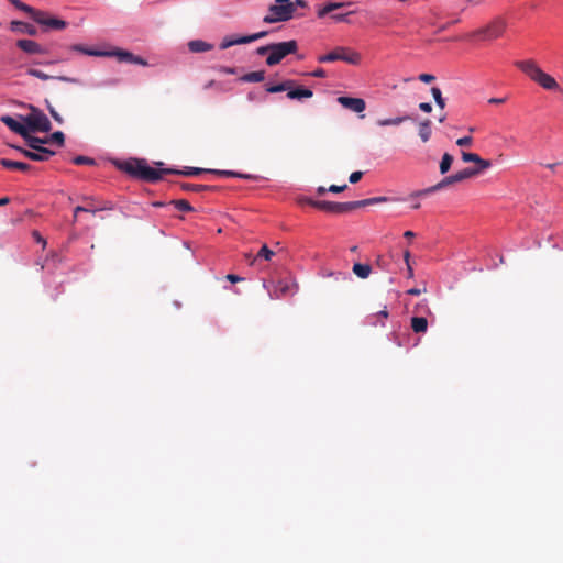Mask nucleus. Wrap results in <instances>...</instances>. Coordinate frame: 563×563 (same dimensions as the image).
<instances>
[{
    "label": "nucleus",
    "mask_w": 563,
    "mask_h": 563,
    "mask_svg": "<svg viewBox=\"0 0 563 563\" xmlns=\"http://www.w3.org/2000/svg\"><path fill=\"white\" fill-rule=\"evenodd\" d=\"M255 54L258 56H268L269 55V43L266 45L258 46L255 49Z\"/></svg>",
    "instance_id": "obj_54"
},
{
    "label": "nucleus",
    "mask_w": 563,
    "mask_h": 563,
    "mask_svg": "<svg viewBox=\"0 0 563 563\" xmlns=\"http://www.w3.org/2000/svg\"><path fill=\"white\" fill-rule=\"evenodd\" d=\"M234 45H236L235 35H229V36L223 37V40L221 41V43L219 45V48L228 49Z\"/></svg>",
    "instance_id": "obj_46"
},
{
    "label": "nucleus",
    "mask_w": 563,
    "mask_h": 563,
    "mask_svg": "<svg viewBox=\"0 0 563 563\" xmlns=\"http://www.w3.org/2000/svg\"><path fill=\"white\" fill-rule=\"evenodd\" d=\"M453 161H454L453 155H451L450 153L443 154V156L440 161V164H439V169L442 175H445L451 169Z\"/></svg>",
    "instance_id": "obj_33"
},
{
    "label": "nucleus",
    "mask_w": 563,
    "mask_h": 563,
    "mask_svg": "<svg viewBox=\"0 0 563 563\" xmlns=\"http://www.w3.org/2000/svg\"><path fill=\"white\" fill-rule=\"evenodd\" d=\"M10 30L14 33L27 34L30 36L37 35V29L33 24L19 20L11 21Z\"/></svg>",
    "instance_id": "obj_19"
},
{
    "label": "nucleus",
    "mask_w": 563,
    "mask_h": 563,
    "mask_svg": "<svg viewBox=\"0 0 563 563\" xmlns=\"http://www.w3.org/2000/svg\"><path fill=\"white\" fill-rule=\"evenodd\" d=\"M33 235H34V238H35L36 242L42 243V244H43V246H45V245H46V241H45V239H44V238H43V236H42L37 231H34V232H33Z\"/></svg>",
    "instance_id": "obj_64"
},
{
    "label": "nucleus",
    "mask_w": 563,
    "mask_h": 563,
    "mask_svg": "<svg viewBox=\"0 0 563 563\" xmlns=\"http://www.w3.org/2000/svg\"><path fill=\"white\" fill-rule=\"evenodd\" d=\"M225 279L229 280L230 283L232 284H235V283H239V282H242L244 280L243 277L239 276V275H235V274H228L225 276Z\"/></svg>",
    "instance_id": "obj_57"
},
{
    "label": "nucleus",
    "mask_w": 563,
    "mask_h": 563,
    "mask_svg": "<svg viewBox=\"0 0 563 563\" xmlns=\"http://www.w3.org/2000/svg\"><path fill=\"white\" fill-rule=\"evenodd\" d=\"M85 201L87 202L86 207H90V209H99L101 206L95 205V199L91 197H85Z\"/></svg>",
    "instance_id": "obj_62"
},
{
    "label": "nucleus",
    "mask_w": 563,
    "mask_h": 563,
    "mask_svg": "<svg viewBox=\"0 0 563 563\" xmlns=\"http://www.w3.org/2000/svg\"><path fill=\"white\" fill-rule=\"evenodd\" d=\"M294 12L297 10V8H307L308 3L305 0H291Z\"/></svg>",
    "instance_id": "obj_59"
},
{
    "label": "nucleus",
    "mask_w": 563,
    "mask_h": 563,
    "mask_svg": "<svg viewBox=\"0 0 563 563\" xmlns=\"http://www.w3.org/2000/svg\"><path fill=\"white\" fill-rule=\"evenodd\" d=\"M29 148L20 145L11 144L10 147L18 151L24 157L34 162H46L56 154L54 150L45 147V144L52 143L57 146H64L65 134L62 131H55L48 136L38 137L33 134L26 133L23 137Z\"/></svg>",
    "instance_id": "obj_1"
},
{
    "label": "nucleus",
    "mask_w": 563,
    "mask_h": 563,
    "mask_svg": "<svg viewBox=\"0 0 563 563\" xmlns=\"http://www.w3.org/2000/svg\"><path fill=\"white\" fill-rule=\"evenodd\" d=\"M490 166H492V162L490 161L484 159V158L479 157V161H477L475 167H467V168L471 169V170H474L475 172V176H476V175L481 174L483 170L489 168Z\"/></svg>",
    "instance_id": "obj_38"
},
{
    "label": "nucleus",
    "mask_w": 563,
    "mask_h": 563,
    "mask_svg": "<svg viewBox=\"0 0 563 563\" xmlns=\"http://www.w3.org/2000/svg\"><path fill=\"white\" fill-rule=\"evenodd\" d=\"M205 173H209V168L186 166L181 169V176L185 177L198 176Z\"/></svg>",
    "instance_id": "obj_35"
},
{
    "label": "nucleus",
    "mask_w": 563,
    "mask_h": 563,
    "mask_svg": "<svg viewBox=\"0 0 563 563\" xmlns=\"http://www.w3.org/2000/svg\"><path fill=\"white\" fill-rule=\"evenodd\" d=\"M187 46L191 53H205L213 48L211 43L205 42L202 40H191L188 42Z\"/></svg>",
    "instance_id": "obj_25"
},
{
    "label": "nucleus",
    "mask_w": 563,
    "mask_h": 563,
    "mask_svg": "<svg viewBox=\"0 0 563 563\" xmlns=\"http://www.w3.org/2000/svg\"><path fill=\"white\" fill-rule=\"evenodd\" d=\"M347 188V185H331L328 187V191L332 194H340Z\"/></svg>",
    "instance_id": "obj_53"
},
{
    "label": "nucleus",
    "mask_w": 563,
    "mask_h": 563,
    "mask_svg": "<svg viewBox=\"0 0 563 563\" xmlns=\"http://www.w3.org/2000/svg\"><path fill=\"white\" fill-rule=\"evenodd\" d=\"M170 203L174 205V207L176 209H178L179 211H183V212L194 211V207L187 200H184V199L173 200Z\"/></svg>",
    "instance_id": "obj_40"
},
{
    "label": "nucleus",
    "mask_w": 563,
    "mask_h": 563,
    "mask_svg": "<svg viewBox=\"0 0 563 563\" xmlns=\"http://www.w3.org/2000/svg\"><path fill=\"white\" fill-rule=\"evenodd\" d=\"M411 328L416 333H424L428 329V320L424 317L415 316L411 318Z\"/></svg>",
    "instance_id": "obj_30"
},
{
    "label": "nucleus",
    "mask_w": 563,
    "mask_h": 563,
    "mask_svg": "<svg viewBox=\"0 0 563 563\" xmlns=\"http://www.w3.org/2000/svg\"><path fill=\"white\" fill-rule=\"evenodd\" d=\"M336 101L343 108L357 114L363 113L366 109L365 100L358 97L340 96L336 98Z\"/></svg>",
    "instance_id": "obj_14"
},
{
    "label": "nucleus",
    "mask_w": 563,
    "mask_h": 563,
    "mask_svg": "<svg viewBox=\"0 0 563 563\" xmlns=\"http://www.w3.org/2000/svg\"><path fill=\"white\" fill-rule=\"evenodd\" d=\"M32 20L44 26L46 30H64L67 26V22L56 16H49L46 12L35 10Z\"/></svg>",
    "instance_id": "obj_11"
},
{
    "label": "nucleus",
    "mask_w": 563,
    "mask_h": 563,
    "mask_svg": "<svg viewBox=\"0 0 563 563\" xmlns=\"http://www.w3.org/2000/svg\"><path fill=\"white\" fill-rule=\"evenodd\" d=\"M132 64L144 66V67L148 66L147 60L144 59L142 56H139V55H134Z\"/></svg>",
    "instance_id": "obj_56"
},
{
    "label": "nucleus",
    "mask_w": 563,
    "mask_h": 563,
    "mask_svg": "<svg viewBox=\"0 0 563 563\" xmlns=\"http://www.w3.org/2000/svg\"><path fill=\"white\" fill-rule=\"evenodd\" d=\"M294 18L291 0H275L268 7V13L264 15L263 22L267 24L287 22Z\"/></svg>",
    "instance_id": "obj_7"
},
{
    "label": "nucleus",
    "mask_w": 563,
    "mask_h": 563,
    "mask_svg": "<svg viewBox=\"0 0 563 563\" xmlns=\"http://www.w3.org/2000/svg\"><path fill=\"white\" fill-rule=\"evenodd\" d=\"M275 253L266 244H263L256 257L263 258L265 261H271Z\"/></svg>",
    "instance_id": "obj_42"
},
{
    "label": "nucleus",
    "mask_w": 563,
    "mask_h": 563,
    "mask_svg": "<svg viewBox=\"0 0 563 563\" xmlns=\"http://www.w3.org/2000/svg\"><path fill=\"white\" fill-rule=\"evenodd\" d=\"M60 262V256L58 254H53L51 257H47L42 265V269H49L51 266H56L57 263Z\"/></svg>",
    "instance_id": "obj_47"
},
{
    "label": "nucleus",
    "mask_w": 563,
    "mask_h": 563,
    "mask_svg": "<svg viewBox=\"0 0 563 563\" xmlns=\"http://www.w3.org/2000/svg\"><path fill=\"white\" fill-rule=\"evenodd\" d=\"M473 176H475V172L471 170L466 167L455 174L445 176L442 180H440L438 184H435L433 186L411 192L410 198L427 197L433 192H437L439 190L446 188L450 185H453L455 183H461V181L466 180Z\"/></svg>",
    "instance_id": "obj_6"
},
{
    "label": "nucleus",
    "mask_w": 563,
    "mask_h": 563,
    "mask_svg": "<svg viewBox=\"0 0 563 563\" xmlns=\"http://www.w3.org/2000/svg\"><path fill=\"white\" fill-rule=\"evenodd\" d=\"M353 13L354 11H350L346 13H334L331 15V19L336 23H350V15Z\"/></svg>",
    "instance_id": "obj_45"
},
{
    "label": "nucleus",
    "mask_w": 563,
    "mask_h": 563,
    "mask_svg": "<svg viewBox=\"0 0 563 563\" xmlns=\"http://www.w3.org/2000/svg\"><path fill=\"white\" fill-rule=\"evenodd\" d=\"M221 71L223 74L234 75V74H236V68L230 67V66H223V67H221Z\"/></svg>",
    "instance_id": "obj_63"
},
{
    "label": "nucleus",
    "mask_w": 563,
    "mask_h": 563,
    "mask_svg": "<svg viewBox=\"0 0 563 563\" xmlns=\"http://www.w3.org/2000/svg\"><path fill=\"white\" fill-rule=\"evenodd\" d=\"M352 2H335V1H329L327 2L323 7L319 8L318 11H317V16L319 19H323L324 16H327L329 13L338 10V9H342V8H346L349 5H351Z\"/></svg>",
    "instance_id": "obj_21"
},
{
    "label": "nucleus",
    "mask_w": 563,
    "mask_h": 563,
    "mask_svg": "<svg viewBox=\"0 0 563 563\" xmlns=\"http://www.w3.org/2000/svg\"><path fill=\"white\" fill-rule=\"evenodd\" d=\"M431 93H432L435 104L439 108L443 109L445 107V99L442 96L441 89L439 87H432Z\"/></svg>",
    "instance_id": "obj_37"
},
{
    "label": "nucleus",
    "mask_w": 563,
    "mask_h": 563,
    "mask_svg": "<svg viewBox=\"0 0 563 563\" xmlns=\"http://www.w3.org/2000/svg\"><path fill=\"white\" fill-rule=\"evenodd\" d=\"M402 200H404L402 198H393V197H387V196H377V197H372V198H366V199L353 201V209H357V208H362V207H367V206H373V205H378V203L388 202V201H402Z\"/></svg>",
    "instance_id": "obj_18"
},
{
    "label": "nucleus",
    "mask_w": 563,
    "mask_h": 563,
    "mask_svg": "<svg viewBox=\"0 0 563 563\" xmlns=\"http://www.w3.org/2000/svg\"><path fill=\"white\" fill-rule=\"evenodd\" d=\"M15 9L27 13L30 18L32 19L33 14L35 13V10L33 7L22 2L21 0H8Z\"/></svg>",
    "instance_id": "obj_34"
},
{
    "label": "nucleus",
    "mask_w": 563,
    "mask_h": 563,
    "mask_svg": "<svg viewBox=\"0 0 563 563\" xmlns=\"http://www.w3.org/2000/svg\"><path fill=\"white\" fill-rule=\"evenodd\" d=\"M0 165L7 169H18L21 172H29L32 169V166L25 162L13 161L4 157L0 158Z\"/></svg>",
    "instance_id": "obj_22"
},
{
    "label": "nucleus",
    "mask_w": 563,
    "mask_h": 563,
    "mask_svg": "<svg viewBox=\"0 0 563 563\" xmlns=\"http://www.w3.org/2000/svg\"><path fill=\"white\" fill-rule=\"evenodd\" d=\"M473 142V139L468 135L457 139L456 145L464 147L471 145Z\"/></svg>",
    "instance_id": "obj_51"
},
{
    "label": "nucleus",
    "mask_w": 563,
    "mask_h": 563,
    "mask_svg": "<svg viewBox=\"0 0 563 563\" xmlns=\"http://www.w3.org/2000/svg\"><path fill=\"white\" fill-rule=\"evenodd\" d=\"M479 155L476 154V153H471V152H462V159L465 162V163H477V161H479Z\"/></svg>",
    "instance_id": "obj_48"
},
{
    "label": "nucleus",
    "mask_w": 563,
    "mask_h": 563,
    "mask_svg": "<svg viewBox=\"0 0 563 563\" xmlns=\"http://www.w3.org/2000/svg\"><path fill=\"white\" fill-rule=\"evenodd\" d=\"M71 161L76 165H95L96 164L95 158L84 156V155H77Z\"/></svg>",
    "instance_id": "obj_43"
},
{
    "label": "nucleus",
    "mask_w": 563,
    "mask_h": 563,
    "mask_svg": "<svg viewBox=\"0 0 563 563\" xmlns=\"http://www.w3.org/2000/svg\"><path fill=\"white\" fill-rule=\"evenodd\" d=\"M180 187L183 190H186V191H196V192H200V191H206V190H209V191H214L218 189L217 186H211V185H196V184H190V183H181L180 184Z\"/></svg>",
    "instance_id": "obj_29"
},
{
    "label": "nucleus",
    "mask_w": 563,
    "mask_h": 563,
    "mask_svg": "<svg viewBox=\"0 0 563 563\" xmlns=\"http://www.w3.org/2000/svg\"><path fill=\"white\" fill-rule=\"evenodd\" d=\"M419 109L424 113H430L432 111L431 102H421L419 103Z\"/></svg>",
    "instance_id": "obj_58"
},
{
    "label": "nucleus",
    "mask_w": 563,
    "mask_h": 563,
    "mask_svg": "<svg viewBox=\"0 0 563 563\" xmlns=\"http://www.w3.org/2000/svg\"><path fill=\"white\" fill-rule=\"evenodd\" d=\"M431 121L426 119L419 123V136L422 142H428L431 137Z\"/></svg>",
    "instance_id": "obj_32"
},
{
    "label": "nucleus",
    "mask_w": 563,
    "mask_h": 563,
    "mask_svg": "<svg viewBox=\"0 0 563 563\" xmlns=\"http://www.w3.org/2000/svg\"><path fill=\"white\" fill-rule=\"evenodd\" d=\"M0 121L13 133L20 135L22 139L27 133L25 122L21 121L19 118L15 119L12 115L3 114L0 118Z\"/></svg>",
    "instance_id": "obj_16"
},
{
    "label": "nucleus",
    "mask_w": 563,
    "mask_h": 563,
    "mask_svg": "<svg viewBox=\"0 0 563 563\" xmlns=\"http://www.w3.org/2000/svg\"><path fill=\"white\" fill-rule=\"evenodd\" d=\"M114 206L111 201H106L99 209H90V207L77 206L74 209V217L76 218L79 212H90L92 214H96L98 211L112 210Z\"/></svg>",
    "instance_id": "obj_27"
},
{
    "label": "nucleus",
    "mask_w": 563,
    "mask_h": 563,
    "mask_svg": "<svg viewBox=\"0 0 563 563\" xmlns=\"http://www.w3.org/2000/svg\"><path fill=\"white\" fill-rule=\"evenodd\" d=\"M15 45L27 55L46 54L48 52L46 47L29 38H20Z\"/></svg>",
    "instance_id": "obj_15"
},
{
    "label": "nucleus",
    "mask_w": 563,
    "mask_h": 563,
    "mask_svg": "<svg viewBox=\"0 0 563 563\" xmlns=\"http://www.w3.org/2000/svg\"><path fill=\"white\" fill-rule=\"evenodd\" d=\"M418 78L420 81H422L424 84H430L435 79V77L432 74H427V73L420 74Z\"/></svg>",
    "instance_id": "obj_55"
},
{
    "label": "nucleus",
    "mask_w": 563,
    "mask_h": 563,
    "mask_svg": "<svg viewBox=\"0 0 563 563\" xmlns=\"http://www.w3.org/2000/svg\"><path fill=\"white\" fill-rule=\"evenodd\" d=\"M313 96V91L308 88V87H305V86H294V85H290V88L288 90V93H287V98L291 99V100H303V99H308V98H311Z\"/></svg>",
    "instance_id": "obj_20"
},
{
    "label": "nucleus",
    "mask_w": 563,
    "mask_h": 563,
    "mask_svg": "<svg viewBox=\"0 0 563 563\" xmlns=\"http://www.w3.org/2000/svg\"><path fill=\"white\" fill-rule=\"evenodd\" d=\"M113 166L134 179L146 183L162 180V173L152 167L145 158L130 157L128 159H113Z\"/></svg>",
    "instance_id": "obj_2"
},
{
    "label": "nucleus",
    "mask_w": 563,
    "mask_h": 563,
    "mask_svg": "<svg viewBox=\"0 0 563 563\" xmlns=\"http://www.w3.org/2000/svg\"><path fill=\"white\" fill-rule=\"evenodd\" d=\"M45 106H46V109L48 110L51 117L58 123V124H63L64 123V119L63 117L56 111V109L52 106V103L49 102L48 99H45Z\"/></svg>",
    "instance_id": "obj_41"
},
{
    "label": "nucleus",
    "mask_w": 563,
    "mask_h": 563,
    "mask_svg": "<svg viewBox=\"0 0 563 563\" xmlns=\"http://www.w3.org/2000/svg\"><path fill=\"white\" fill-rule=\"evenodd\" d=\"M506 30V22L504 20L497 19L490 24L477 30L474 34L481 35L483 38H497L503 35Z\"/></svg>",
    "instance_id": "obj_12"
},
{
    "label": "nucleus",
    "mask_w": 563,
    "mask_h": 563,
    "mask_svg": "<svg viewBox=\"0 0 563 563\" xmlns=\"http://www.w3.org/2000/svg\"><path fill=\"white\" fill-rule=\"evenodd\" d=\"M265 79V70L250 71L239 78L241 82H261Z\"/></svg>",
    "instance_id": "obj_28"
},
{
    "label": "nucleus",
    "mask_w": 563,
    "mask_h": 563,
    "mask_svg": "<svg viewBox=\"0 0 563 563\" xmlns=\"http://www.w3.org/2000/svg\"><path fill=\"white\" fill-rule=\"evenodd\" d=\"M352 272L361 279H366L372 273V266L366 263L355 262L352 266Z\"/></svg>",
    "instance_id": "obj_26"
},
{
    "label": "nucleus",
    "mask_w": 563,
    "mask_h": 563,
    "mask_svg": "<svg viewBox=\"0 0 563 563\" xmlns=\"http://www.w3.org/2000/svg\"><path fill=\"white\" fill-rule=\"evenodd\" d=\"M410 119H411V117L407 115V114L400 115V117H395V118L379 119L377 121V125H379V126L399 125L402 122L410 120Z\"/></svg>",
    "instance_id": "obj_31"
},
{
    "label": "nucleus",
    "mask_w": 563,
    "mask_h": 563,
    "mask_svg": "<svg viewBox=\"0 0 563 563\" xmlns=\"http://www.w3.org/2000/svg\"><path fill=\"white\" fill-rule=\"evenodd\" d=\"M27 108L30 110L29 114H18L19 119L25 122L27 133H48L52 130V123L48 117L40 108L33 104H29Z\"/></svg>",
    "instance_id": "obj_4"
},
{
    "label": "nucleus",
    "mask_w": 563,
    "mask_h": 563,
    "mask_svg": "<svg viewBox=\"0 0 563 563\" xmlns=\"http://www.w3.org/2000/svg\"><path fill=\"white\" fill-rule=\"evenodd\" d=\"M336 60H342L351 65H357L361 60V57L358 53L350 52L349 48L343 46H339L332 52L318 57L319 63H332Z\"/></svg>",
    "instance_id": "obj_10"
},
{
    "label": "nucleus",
    "mask_w": 563,
    "mask_h": 563,
    "mask_svg": "<svg viewBox=\"0 0 563 563\" xmlns=\"http://www.w3.org/2000/svg\"><path fill=\"white\" fill-rule=\"evenodd\" d=\"M155 165L159 167V169H157V172L162 173V177L164 175H180L181 176V169H178L176 167H166L164 168V163L163 162H155Z\"/></svg>",
    "instance_id": "obj_39"
},
{
    "label": "nucleus",
    "mask_w": 563,
    "mask_h": 563,
    "mask_svg": "<svg viewBox=\"0 0 563 563\" xmlns=\"http://www.w3.org/2000/svg\"><path fill=\"white\" fill-rule=\"evenodd\" d=\"M247 100L249 101H264L265 100V96H263L261 93H257L255 91H250L247 93Z\"/></svg>",
    "instance_id": "obj_52"
},
{
    "label": "nucleus",
    "mask_w": 563,
    "mask_h": 563,
    "mask_svg": "<svg viewBox=\"0 0 563 563\" xmlns=\"http://www.w3.org/2000/svg\"><path fill=\"white\" fill-rule=\"evenodd\" d=\"M297 51L298 43L296 40L269 43V55L266 57L265 63L267 66H275L285 57L295 54Z\"/></svg>",
    "instance_id": "obj_8"
},
{
    "label": "nucleus",
    "mask_w": 563,
    "mask_h": 563,
    "mask_svg": "<svg viewBox=\"0 0 563 563\" xmlns=\"http://www.w3.org/2000/svg\"><path fill=\"white\" fill-rule=\"evenodd\" d=\"M269 34L268 31H260L253 34L235 35L236 45L249 44L257 40L264 38Z\"/></svg>",
    "instance_id": "obj_24"
},
{
    "label": "nucleus",
    "mask_w": 563,
    "mask_h": 563,
    "mask_svg": "<svg viewBox=\"0 0 563 563\" xmlns=\"http://www.w3.org/2000/svg\"><path fill=\"white\" fill-rule=\"evenodd\" d=\"M25 74L29 76L38 78L41 80H58L62 82L81 85V80L79 78L69 77V76H65V75L52 76V75H47L46 73H44L40 69H36V68H29V69H26Z\"/></svg>",
    "instance_id": "obj_13"
},
{
    "label": "nucleus",
    "mask_w": 563,
    "mask_h": 563,
    "mask_svg": "<svg viewBox=\"0 0 563 563\" xmlns=\"http://www.w3.org/2000/svg\"><path fill=\"white\" fill-rule=\"evenodd\" d=\"M69 49L71 52L80 53L87 56L92 57H115L119 62L122 63H133L134 54L130 51L123 49V48H113V49H100L95 47H88L84 44H71L69 46Z\"/></svg>",
    "instance_id": "obj_5"
},
{
    "label": "nucleus",
    "mask_w": 563,
    "mask_h": 563,
    "mask_svg": "<svg viewBox=\"0 0 563 563\" xmlns=\"http://www.w3.org/2000/svg\"><path fill=\"white\" fill-rule=\"evenodd\" d=\"M363 175H364L363 172L355 170V172L350 174L349 181L351 184H356V183H358L362 179Z\"/></svg>",
    "instance_id": "obj_50"
},
{
    "label": "nucleus",
    "mask_w": 563,
    "mask_h": 563,
    "mask_svg": "<svg viewBox=\"0 0 563 563\" xmlns=\"http://www.w3.org/2000/svg\"><path fill=\"white\" fill-rule=\"evenodd\" d=\"M404 260H405V263L407 265V276H408V278H412L413 277V269H412V267L410 265V262H409V260H410V252L408 250L405 251V253H404Z\"/></svg>",
    "instance_id": "obj_49"
},
{
    "label": "nucleus",
    "mask_w": 563,
    "mask_h": 563,
    "mask_svg": "<svg viewBox=\"0 0 563 563\" xmlns=\"http://www.w3.org/2000/svg\"><path fill=\"white\" fill-rule=\"evenodd\" d=\"M300 203L309 205L313 208H317L319 210H323L331 213H345L350 212L353 209V201H346V202H335V201H328V200H314L310 197H302L299 199Z\"/></svg>",
    "instance_id": "obj_9"
},
{
    "label": "nucleus",
    "mask_w": 563,
    "mask_h": 563,
    "mask_svg": "<svg viewBox=\"0 0 563 563\" xmlns=\"http://www.w3.org/2000/svg\"><path fill=\"white\" fill-rule=\"evenodd\" d=\"M323 276L333 277L335 280H340V279L352 280L351 274H349L346 272H329V273L324 274Z\"/></svg>",
    "instance_id": "obj_44"
},
{
    "label": "nucleus",
    "mask_w": 563,
    "mask_h": 563,
    "mask_svg": "<svg viewBox=\"0 0 563 563\" xmlns=\"http://www.w3.org/2000/svg\"><path fill=\"white\" fill-rule=\"evenodd\" d=\"M290 85H295V81L291 79H286L278 84H266L265 91L267 93H278V92H284V91H286L288 93Z\"/></svg>",
    "instance_id": "obj_23"
},
{
    "label": "nucleus",
    "mask_w": 563,
    "mask_h": 563,
    "mask_svg": "<svg viewBox=\"0 0 563 563\" xmlns=\"http://www.w3.org/2000/svg\"><path fill=\"white\" fill-rule=\"evenodd\" d=\"M310 76L317 77V78H324L327 76V73L323 68H318L310 73Z\"/></svg>",
    "instance_id": "obj_60"
},
{
    "label": "nucleus",
    "mask_w": 563,
    "mask_h": 563,
    "mask_svg": "<svg viewBox=\"0 0 563 563\" xmlns=\"http://www.w3.org/2000/svg\"><path fill=\"white\" fill-rule=\"evenodd\" d=\"M516 67L528 75L532 80L538 82L542 88L547 90L559 89V84L549 74L544 73L532 59L518 60L515 63Z\"/></svg>",
    "instance_id": "obj_3"
},
{
    "label": "nucleus",
    "mask_w": 563,
    "mask_h": 563,
    "mask_svg": "<svg viewBox=\"0 0 563 563\" xmlns=\"http://www.w3.org/2000/svg\"><path fill=\"white\" fill-rule=\"evenodd\" d=\"M244 258H245L246 263H247L249 265H251V266H252V265H254V264H255V262H256V260H257V257H256V256H253L251 253H245V254H244Z\"/></svg>",
    "instance_id": "obj_61"
},
{
    "label": "nucleus",
    "mask_w": 563,
    "mask_h": 563,
    "mask_svg": "<svg viewBox=\"0 0 563 563\" xmlns=\"http://www.w3.org/2000/svg\"><path fill=\"white\" fill-rule=\"evenodd\" d=\"M209 174H213L221 177H229V178H239V179H246V180H253L257 179L258 176L253 174H246L241 173L238 170H231V169H211L209 168Z\"/></svg>",
    "instance_id": "obj_17"
},
{
    "label": "nucleus",
    "mask_w": 563,
    "mask_h": 563,
    "mask_svg": "<svg viewBox=\"0 0 563 563\" xmlns=\"http://www.w3.org/2000/svg\"><path fill=\"white\" fill-rule=\"evenodd\" d=\"M120 84L118 78H108L102 81H93L89 84L91 88L115 87Z\"/></svg>",
    "instance_id": "obj_36"
}]
</instances>
